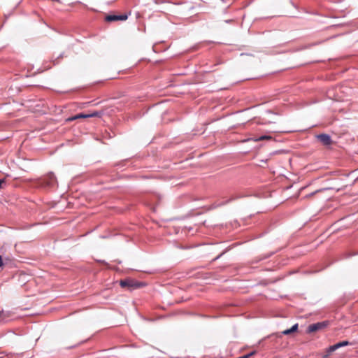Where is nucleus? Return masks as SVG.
<instances>
[{
  "label": "nucleus",
  "instance_id": "nucleus-1",
  "mask_svg": "<svg viewBox=\"0 0 358 358\" xmlns=\"http://www.w3.org/2000/svg\"><path fill=\"white\" fill-rule=\"evenodd\" d=\"M57 183L55 176L50 172L43 176L39 182V184L43 187H54Z\"/></svg>",
  "mask_w": 358,
  "mask_h": 358
},
{
  "label": "nucleus",
  "instance_id": "nucleus-2",
  "mask_svg": "<svg viewBox=\"0 0 358 358\" xmlns=\"http://www.w3.org/2000/svg\"><path fill=\"white\" fill-rule=\"evenodd\" d=\"M328 324H329V322H327V321H323V322H320L311 324L308 327L307 332L308 333H313V332L317 331L320 329L325 328L326 327H327Z\"/></svg>",
  "mask_w": 358,
  "mask_h": 358
},
{
  "label": "nucleus",
  "instance_id": "nucleus-3",
  "mask_svg": "<svg viewBox=\"0 0 358 358\" xmlns=\"http://www.w3.org/2000/svg\"><path fill=\"white\" fill-rule=\"evenodd\" d=\"M120 285L122 287H128L130 289L140 287V284L138 282H135L131 279L121 280Z\"/></svg>",
  "mask_w": 358,
  "mask_h": 358
},
{
  "label": "nucleus",
  "instance_id": "nucleus-4",
  "mask_svg": "<svg viewBox=\"0 0 358 358\" xmlns=\"http://www.w3.org/2000/svg\"><path fill=\"white\" fill-rule=\"evenodd\" d=\"M128 18L127 14L122 15H108L105 17V20L107 22H115L117 20L124 21Z\"/></svg>",
  "mask_w": 358,
  "mask_h": 358
},
{
  "label": "nucleus",
  "instance_id": "nucleus-5",
  "mask_svg": "<svg viewBox=\"0 0 358 358\" xmlns=\"http://www.w3.org/2000/svg\"><path fill=\"white\" fill-rule=\"evenodd\" d=\"M317 138L324 145H329L331 144L332 141L329 135L322 134L317 136Z\"/></svg>",
  "mask_w": 358,
  "mask_h": 358
},
{
  "label": "nucleus",
  "instance_id": "nucleus-6",
  "mask_svg": "<svg viewBox=\"0 0 358 358\" xmlns=\"http://www.w3.org/2000/svg\"><path fill=\"white\" fill-rule=\"evenodd\" d=\"M97 116V113H94L92 114H83L80 113L76 115L72 116L71 117H69L67 119V121L71 122L75 120H77L78 118H87V117H95Z\"/></svg>",
  "mask_w": 358,
  "mask_h": 358
},
{
  "label": "nucleus",
  "instance_id": "nucleus-7",
  "mask_svg": "<svg viewBox=\"0 0 358 358\" xmlns=\"http://www.w3.org/2000/svg\"><path fill=\"white\" fill-rule=\"evenodd\" d=\"M348 345H349V342L348 341H343L337 343L330 346L329 348V351L330 352H334V351H335L336 350H337L338 348H339L341 347L347 346Z\"/></svg>",
  "mask_w": 358,
  "mask_h": 358
},
{
  "label": "nucleus",
  "instance_id": "nucleus-8",
  "mask_svg": "<svg viewBox=\"0 0 358 358\" xmlns=\"http://www.w3.org/2000/svg\"><path fill=\"white\" fill-rule=\"evenodd\" d=\"M6 317L7 316L3 310H0V324L6 322Z\"/></svg>",
  "mask_w": 358,
  "mask_h": 358
},
{
  "label": "nucleus",
  "instance_id": "nucleus-9",
  "mask_svg": "<svg viewBox=\"0 0 358 358\" xmlns=\"http://www.w3.org/2000/svg\"><path fill=\"white\" fill-rule=\"evenodd\" d=\"M268 139H271V136H268V135H263V136H259L257 138H254L253 141H264V140H268Z\"/></svg>",
  "mask_w": 358,
  "mask_h": 358
},
{
  "label": "nucleus",
  "instance_id": "nucleus-10",
  "mask_svg": "<svg viewBox=\"0 0 358 358\" xmlns=\"http://www.w3.org/2000/svg\"><path fill=\"white\" fill-rule=\"evenodd\" d=\"M293 333L292 331L291 330V328L290 329H286V330H284L283 331H282V334L283 335H289L290 334Z\"/></svg>",
  "mask_w": 358,
  "mask_h": 358
},
{
  "label": "nucleus",
  "instance_id": "nucleus-11",
  "mask_svg": "<svg viewBox=\"0 0 358 358\" xmlns=\"http://www.w3.org/2000/svg\"><path fill=\"white\" fill-rule=\"evenodd\" d=\"M298 329V324H294L292 327H291V330L292 331V332H295Z\"/></svg>",
  "mask_w": 358,
  "mask_h": 358
},
{
  "label": "nucleus",
  "instance_id": "nucleus-12",
  "mask_svg": "<svg viewBox=\"0 0 358 358\" xmlns=\"http://www.w3.org/2000/svg\"><path fill=\"white\" fill-rule=\"evenodd\" d=\"M321 191H322V189L316 190V191L313 192V193H311L310 194H309L308 196H313V195H314L315 194H316L317 192H321Z\"/></svg>",
  "mask_w": 358,
  "mask_h": 358
},
{
  "label": "nucleus",
  "instance_id": "nucleus-13",
  "mask_svg": "<svg viewBox=\"0 0 358 358\" xmlns=\"http://www.w3.org/2000/svg\"><path fill=\"white\" fill-rule=\"evenodd\" d=\"M3 265L2 257L0 255V268Z\"/></svg>",
  "mask_w": 358,
  "mask_h": 358
},
{
  "label": "nucleus",
  "instance_id": "nucleus-14",
  "mask_svg": "<svg viewBox=\"0 0 358 358\" xmlns=\"http://www.w3.org/2000/svg\"><path fill=\"white\" fill-rule=\"evenodd\" d=\"M5 183L4 180H0V189L2 187V185Z\"/></svg>",
  "mask_w": 358,
  "mask_h": 358
},
{
  "label": "nucleus",
  "instance_id": "nucleus-15",
  "mask_svg": "<svg viewBox=\"0 0 358 358\" xmlns=\"http://www.w3.org/2000/svg\"><path fill=\"white\" fill-rule=\"evenodd\" d=\"M0 358H2V357H0Z\"/></svg>",
  "mask_w": 358,
  "mask_h": 358
}]
</instances>
